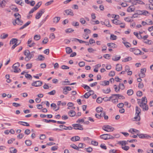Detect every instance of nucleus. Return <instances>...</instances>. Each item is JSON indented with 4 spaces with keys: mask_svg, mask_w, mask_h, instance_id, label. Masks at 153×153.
<instances>
[{
    "mask_svg": "<svg viewBox=\"0 0 153 153\" xmlns=\"http://www.w3.org/2000/svg\"><path fill=\"white\" fill-rule=\"evenodd\" d=\"M57 105H62V106H64L66 105V103L65 102L61 103V101H58L57 102Z\"/></svg>",
    "mask_w": 153,
    "mask_h": 153,
    "instance_id": "6e6d98bb",
    "label": "nucleus"
},
{
    "mask_svg": "<svg viewBox=\"0 0 153 153\" xmlns=\"http://www.w3.org/2000/svg\"><path fill=\"white\" fill-rule=\"evenodd\" d=\"M107 135L106 134H103L100 136V137L101 138L106 140H107Z\"/></svg>",
    "mask_w": 153,
    "mask_h": 153,
    "instance_id": "79ce46f5",
    "label": "nucleus"
},
{
    "mask_svg": "<svg viewBox=\"0 0 153 153\" xmlns=\"http://www.w3.org/2000/svg\"><path fill=\"white\" fill-rule=\"evenodd\" d=\"M37 60L39 61H43L45 59V57L42 55H39L38 56Z\"/></svg>",
    "mask_w": 153,
    "mask_h": 153,
    "instance_id": "c756f323",
    "label": "nucleus"
},
{
    "mask_svg": "<svg viewBox=\"0 0 153 153\" xmlns=\"http://www.w3.org/2000/svg\"><path fill=\"white\" fill-rule=\"evenodd\" d=\"M102 99L101 97L98 98L96 100L97 102L98 103H101L102 102Z\"/></svg>",
    "mask_w": 153,
    "mask_h": 153,
    "instance_id": "e2e57ef3",
    "label": "nucleus"
},
{
    "mask_svg": "<svg viewBox=\"0 0 153 153\" xmlns=\"http://www.w3.org/2000/svg\"><path fill=\"white\" fill-rule=\"evenodd\" d=\"M60 18L59 17H55L53 18V22L54 23L57 24L59 21Z\"/></svg>",
    "mask_w": 153,
    "mask_h": 153,
    "instance_id": "2eb2a0df",
    "label": "nucleus"
},
{
    "mask_svg": "<svg viewBox=\"0 0 153 153\" xmlns=\"http://www.w3.org/2000/svg\"><path fill=\"white\" fill-rule=\"evenodd\" d=\"M42 3V2H39L36 5L33 7L36 9V10L40 6Z\"/></svg>",
    "mask_w": 153,
    "mask_h": 153,
    "instance_id": "5fc2aeb1",
    "label": "nucleus"
},
{
    "mask_svg": "<svg viewBox=\"0 0 153 153\" xmlns=\"http://www.w3.org/2000/svg\"><path fill=\"white\" fill-rule=\"evenodd\" d=\"M48 39L47 37H45L43 40L42 41V42L44 44H46L48 42Z\"/></svg>",
    "mask_w": 153,
    "mask_h": 153,
    "instance_id": "052dcab7",
    "label": "nucleus"
},
{
    "mask_svg": "<svg viewBox=\"0 0 153 153\" xmlns=\"http://www.w3.org/2000/svg\"><path fill=\"white\" fill-rule=\"evenodd\" d=\"M76 112H75L73 110H71L69 112H68V114L71 117H74L76 115Z\"/></svg>",
    "mask_w": 153,
    "mask_h": 153,
    "instance_id": "4be33fe9",
    "label": "nucleus"
},
{
    "mask_svg": "<svg viewBox=\"0 0 153 153\" xmlns=\"http://www.w3.org/2000/svg\"><path fill=\"white\" fill-rule=\"evenodd\" d=\"M14 1L16 3L21 6H22L24 4L22 0H14Z\"/></svg>",
    "mask_w": 153,
    "mask_h": 153,
    "instance_id": "c85d7f7f",
    "label": "nucleus"
},
{
    "mask_svg": "<svg viewBox=\"0 0 153 153\" xmlns=\"http://www.w3.org/2000/svg\"><path fill=\"white\" fill-rule=\"evenodd\" d=\"M141 109L137 106L136 107V114H139L141 112Z\"/></svg>",
    "mask_w": 153,
    "mask_h": 153,
    "instance_id": "a18cd8bd",
    "label": "nucleus"
},
{
    "mask_svg": "<svg viewBox=\"0 0 153 153\" xmlns=\"http://www.w3.org/2000/svg\"><path fill=\"white\" fill-rule=\"evenodd\" d=\"M74 104L72 102H69L67 104V105L68 106V109H71V107H73L74 106Z\"/></svg>",
    "mask_w": 153,
    "mask_h": 153,
    "instance_id": "a19ab883",
    "label": "nucleus"
},
{
    "mask_svg": "<svg viewBox=\"0 0 153 153\" xmlns=\"http://www.w3.org/2000/svg\"><path fill=\"white\" fill-rule=\"evenodd\" d=\"M144 42L146 44L149 45H151L152 44V42L150 40H147L146 41Z\"/></svg>",
    "mask_w": 153,
    "mask_h": 153,
    "instance_id": "338daca9",
    "label": "nucleus"
},
{
    "mask_svg": "<svg viewBox=\"0 0 153 153\" xmlns=\"http://www.w3.org/2000/svg\"><path fill=\"white\" fill-rule=\"evenodd\" d=\"M103 83L102 84V85H107L109 84V82L108 81L104 80L103 82Z\"/></svg>",
    "mask_w": 153,
    "mask_h": 153,
    "instance_id": "13d9d810",
    "label": "nucleus"
},
{
    "mask_svg": "<svg viewBox=\"0 0 153 153\" xmlns=\"http://www.w3.org/2000/svg\"><path fill=\"white\" fill-rule=\"evenodd\" d=\"M25 143L27 146H29L31 145L32 143L30 140H27L25 141Z\"/></svg>",
    "mask_w": 153,
    "mask_h": 153,
    "instance_id": "3c124183",
    "label": "nucleus"
},
{
    "mask_svg": "<svg viewBox=\"0 0 153 153\" xmlns=\"http://www.w3.org/2000/svg\"><path fill=\"white\" fill-rule=\"evenodd\" d=\"M7 0H2L0 2V6L2 8L4 7L6 5Z\"/></svg>",
    "mask_w": 153,
    "mask_h": 153,
    "instance_id": "f3484780",
    "label": "nucleus"
},
{
    "mask_svg": "<svg viewBox=\"0 0 153 153\" xmlns=\"http://www.w3.org/2000/svg\"><path fill=\"white\" fill-rule=\"evenodd\" d=\"M134 8H133V7L132 6H130L127 8V11L128 12H130L134 11Z\"/></svg>",
    "mask_w": 153,
    "mask_h": 153,
    "instance_id": "2f4dec72",
    "label": "nucleus"
},
{
    "mask_svg": "<svg viewBox=\"0 0 153 153\" xmlns=\"http://www.w3.org/2000/svg\"><path fill=\"white\" fill-rule=\"evenodd\" d=\"M117 38V37L115 35L113 34H111L110 36V39L112 40H116Z\"/></svg>",
    "mask_w": 153,
    "mask_h": 153,
    "instance_id": "f704fd0d",
    "label": "nucleus"
},
{
    "mask_svg": "<svg viewBox=\"0 0 153 153\" xmlns=\"http://www.w3.org/2000/svg\"><path fill=\"white\" fill-rule=\"evenodd\" d=\"M43 121L47 123H48L50 122H52L53 123H56V120H48L46 119H43Z\"/></svg>",
    "mask_w": 153,
    "mask_h": 153,
    "instance_id": "cd10ccee",
    "label": "nucleus"
},
{
    "mask_svg": "<svg viewBox=\"0 0 153 153\" xmlns=\"http://www.w3.org/2000/svg\"><path fill=\"white\" fill-rule=\"evenodd\" d=\"M103 92L105 94H108L111 91L110 88H108L106 90L103 89L102 90Z\"/></svg>",
    "mask_w": 153,
    "mask_h": 153,
    "instance_id": "473e14b6",
    "label": "nucleus"
},
{
    "mask_svg": "<svg viewBox=\"0 0 153 153\" xmlns=\"http://www.w3.org/2000/svg\"><path fill=\"white\" fill-rule=\"evenodd\" d=\"M139 114L135 113V116L134 118V119L135 120L139 121L140 120V118Z\"/></svg>",
    "mask_w": 153,
    "mask_h": 153,
    "instance_id": "a878e982",
    "label": "nucleus"
},
{
    "mask_svg": "<svg viewBox=\"0 0 153 153\" xmlns=\"http://www.w3.org/2000/svg\"><path fill=\"white\" fill-rule=\"evenodd\" d=\"M102 129L104 131L107 132L113 131L114 129V128L109 125H104L102 127Z\"/></svg>",
    "mask_w": 153,
    "mask_h": 153,
    "instance_id": "f257e3e1",
    "label": "nucleus"
},
{
    "mask_svg": "<svg viewBox=\"0 0 153 153\" xmlns=\"http://www.w3.org/2000/svg\"><path fill=\"white\" fill-rule=\"evenodd\" d=\"M8 36V34L3 33L1 35L0 38L2 39H4Z\"/></svg>",
    "mask_w": 153,
    "mask_h": 153,
    "instance_id": "7c9ffc66",
    "label": "nucleus"
},
{
    "mask_svg": "<svg viewBox=\"0 0 153 153\" xmlns=\"http://www.w3.org/2000/svg\"><path fill=\"white\" fill-rule=\"evenodd\" d=\"M70 146L71 147L74 149L79 150V148L78 147L74 144H72Z\"/></svg>",
    "mask_w": 153,
    "mask_h": 153,
    "instance_id": "ea45409f",
    "label": "nucleus"
},
{
    "mask_svg": "<svg viewBox=\"0 0 153 153\" xmlns=\"http://www.w3.org/2000/svg\"><path fill=\"white\" fill-rule=\"evenodd\" d=\"M134 54L136 55H141V54H143V53H142L141 51L138 49H137L135 50V51H134Z\"/></svg>",
    "mask_w": 153,
    "mask_h": 153,
    "instance_id": "6ab92c4d",
    "label": "nucleus"
},
{
    "mask_svg": "<svg viewBox=\"0 0 153 153\" xmlns=\"http://www.w3.org/2000/svg\"><path fill=\"white\" fill-rule=\"evenodd\" d=\"M18 40L16 39H12L10 41V45H13L14 44L17 43Z\"/></svg>",
    "mask_w": 153,
    "mask_h": 153,
    "instance_id": "aec40b11",
    "label": "nucleus"
},
{
    "mask_svg": "<svg viewBox=\"0 0 153 153\" xmlns=\"http://www.w3.org/2000/svg\"><path fill=\"white\" fill-rule=\"evenodd\" d=\"M42 84V82L40 81H35L32 83V85L36 87L41 86Z\"/></svg>",
    "mask_w": 153,
    "mask_h": 153,
    "instance_id": "6e6552de",
    "label": "nucleus"
},
{
    "mask_svg": "<svg viewBox=\"0 0 153 153\" xmlns=\"http://www.w3.org/2000/svg\"><path fill=\"white\" fill-rule=\"evenodd\" d=\"M10 152L11 153H16L17 152V150L13 147L10 148Z\"/></svg>",
    "mask_w": 153,
    "mask_h": 153,
    "instance_id": "4c0bfd02",
    "label": "nucleus"
},
{
    "mask_svg": "<svg viewBox=\"0 0 153 153\" xmlns=\"http://www.w3.org/2000/svg\"><path fill=\"white\" fill-rule=\"evenodd\" d=\"M124 20L125 21L128 22H132L133 21V20H131L130 19L129 17H128L126 18H125L124 19Z\"/></svg>",
    "mask_w": 153,
    "mask_h": 153,
    "instance_id": "603ef678",
    "label": "nucleus"
},
{
    "mask_svg": "<svg viewBox=\"0 0 153 153\" xmlns=\"http://www.w3.org/2000/svg\"><path fill=\"white\" fill-rule=\"evenodd\" d=\"M137 135L140 138H149L151 137L149 135L146 134H137Z\"/></svg>",
    "mask_w": 153,
    "mask_h": 153,
    "instance_id": "1a4fd4ad",
    "label": "nucleus"
},
{
    "mask_svg": "<svg viewBox=\"0 0 153 153\" xmlns=\"http://www.w3.org/2000/svg\"><path fill=\"white\" fill-rule=\"evenodd\" d=\"M20 65V64L17 62L14 64L12 66V68L14 69L13 72L15 73H19L21 71V70L18 68Z\"/></svg>",
    "mask_w": 153,
    "mask_h": 153,
    "instance_id": "f03ea898",
    "label": "nucleus"
},
{
    "mask_svg": "<svg viewBox=\"0 0 153 153\" xmlns=\"http://www.w3.org/2000/svg\"><path fill=\"white\" fill-rule=\"evenodd\" d=\"M34 39L36 40H38L40 39V36L39 35H36L34 36Z\"/></svg>",
    "mask_w": 153,
    "mask_h": 153,
    "instance_id": "864d4df0",
    "label": "nucleus"
},
{
    "mask_svg": "<svg viewBox=\"0 0 153 153\" xmlns=\"http://www.w3.org/2000/svg\"><path fill=\"white\" fill-rule=\"evenodd\" d=\"M134 93L133 90L130 89L128 90L127 91V94L129 96L132 95Z\"/></svg>",
    "mask_w": 153,
    "mask_h": 153,
    "instance_id": "72a5a7b5",
    "label": "nucleus"
},
{
    "mask_svg": "<svg viewBox=\"0 0 153 153\" xmlns=\"http://www.w3.org/2000/svg\"><path fill=\"white\" fill-rule=\"evenodd\" d=\"M119 88L120 90V89L122 90L124 89L125 88L124 85L122 83H120L119 84Z\"/></svg>",
    "mask_w": 153,
    "mask_h": 153,
    "instance_id": "8fccbe9b",
    "label": "nucleus"
},
{
    "mask_svg": "<svg viewBox=\"0 0 153 153\" xmlns=\"http://www.w3.org/2000/svg\"><path fill=\"white\" fill-rule=\"evenodd\" d=\"M79 22L82 25L85 24L86 22L85 20L83 18H81L80 19Z\"/></svg>",
    "mask_w": 153,
    "mask_h": 153,
    "instance_id": "de8ad7c7",
    "label": "nucleus"
},
{
    "mask_svg": "<svg viewBox=\"0 0 153 153\" xmlns=\"http://www.w3.org/2000/svg\"><path fill=\"white\" fill-rule=\"evenodd\" d=\"M122 67L121 65L119 64H117L116 65V70L119 71L122 70Z\"/></svg>",
    "mask_w": 153,
    "mask_h": 153,
    "instance_id": "a211bd4d",
    "label": "nucleus"
},
{
    "mask_svg": "<svg viewBox=\"0 0 153 153\" xmlns=\"http://www.w3.org/2000/svg\"><path fill=\"white\" fill-rule=\"evenodd\" d=\"M72 126L74 127V129L76 130H83V128L82 126L78 124H75L72 125Z\"/></svg>",
    "mask_w": 153,
    "mask_h": 153,
    "instance_id": "423d86ee",
    "label": "nucleus"
},
{
    "mask_svg": "<svg viewBox=\"0 0 153 153\" xmlns=\"http://www.w3.org/2000/svg\"><path fill=\"white\" fill-rule=\"evenodd\" d=\"M122 148L125 151H127L129 149V147L127 146H122Z\"/></svg>",
    "mask_w": 153,
    "mask_h": 153,
    "instance_id": "09e8293b",
    "label": "nucleus"
},
{
    "mask_svg": "<svg viewBox=\"0 0 153 153\" xmlns=\"http://www.w3.org/2000/svg\"><path fill=\"white\" fill-rule=\"evenodd\" d=\"M64 12L67 15L73 16L74 13L72 10L71 9L66 10L64 11Z\"/></svg>",
    "mask_w": 153,
    "mask_h": 153,
    "instance_id": "9b49d317",
    "label": "nucleus"
},
{
    "mask_svg": "<svg viewBox=\"0 0 153 153\" xmlns=\"http://www.w3.org/2000/svg\"><path fill=\"white\" fill-rule=\"evenodd\" d=\"M126 48H128L130 47L131 46V45L129 42H122Z\"/></svg>",
    "mask_w": 153,
    "mask_h": 153,
    "instance_id": "bb28decb",
    "label": "nucleus"
},
{
    "mask_svg": "<svg viewBox=\"0 0 153 153\" xmlns=\"http://www.w3.org/2000/svg\"><path fill=\"white\" fill-rule=\"evenodd\" d=\"M138 102L140 106L143 109V111H147L148 110V106L147 105V101L144 103H139V102Z\"/></svg>",
    "mask_w": 153,
    "mask_h": 153,
    "instance_id": "7ed1b4c3",
    "label": "nucleus"
},
{
    "mask_svg": "<svg viewBox=\"0 0 153 153\" xmlns=\"http://www.w3.org/2000/svg\"><path fill=\"white\" fill-rule=\"evenodd\" d=\"M66 53L68 54H70V53L72 52V50L69 47H67L66 48Z\"/></svg>",
    "mask_w": 153,
    "mask_h": 153,
    "instance_id": "e433bc0d",
    "label": "nucleus"
},
{
    "mask_svg": "<svg viewBox=\"0 0 153 153\" xmlns=\"http://www.w3.org/2000/svg\"><path fill=\"white\" fill-rule=\"evenodd\" d=\"M79 65L80 67H83L85 65V63L84 62H81L79 63Z\"/></svg>",
    "mask_w": 153,
    "mask_h": 153,
    "instance_id": "0e129e2a",
    "label": "nucleus"
},
{
    "mask_svg": "<svg viewBox=\"0 0 153 153\" xmlns=\"http://www.w3.org/2000/svg\"><path fill=\"white\" fill-rule=\"evenodd\" d=\"M18 123L20 124L26 126H30L29 124L26 122L19 121L18 122Z\"/></svg>",
    "mask_w": 153,
    "mask_h": 153,
    "instance_id": "393cba45",
    "label": "nucleus"
},
{
    "mask_svg": "<svg viewBox=\"0 0 153 153\" xmlns=\"http://www.w3.org/2000/svg\"><path fill=\"white\" fill-rule=\"evenodd\" d=\"M56 93V91L55 90H53L52 91L49 92L48 93V94H49L50 95H54V94H55Z\"/></svg>",
    "mask_w": 153,
    "mask_h": 153,
    "instance_id": "69168bd1",
    "label": "nucleus"
},
{
    "mask_svg": "<svg viewBox=\"0 0 153 153\" xmlns=\"http://www.w3.org/2000/svg\"><path fill=\"white\" fill-rule=\"evenodd\" d=\"M71 24L73 25L74 26H77L79 25V23L78 22H72Z\"/></svg>",
    "mask_w": 153,
    "mask_h": 153,
    "instance_id": "680f3d73",
    "label": "nucleus"
},
{
    "mask_svg": "<svg viewBox=\"0 0 153 153\" xmlns=\"http://www.w3.org/2000/svg\"><path fill=\"white\" fill-rule=\"evenodd\" d=\"M129 131L131 133L133 134V132H138L139 131V130L135 129L134 128H131L130 129Z\"/></svg>",
    "mask_w": 153,
    "mask_h": 153,
    "instance_id": "58836bf2",
    "label": "nucleus"
},
{
    "mask_svg": "<svg viewBox=\"0 0 153 153\" xmlns=\"http://www.w3.org/2000/svg\"><path fill=\"white\" fill-rule=\"evenodd\" d=\"M80 138L78 136H76L75 137H72L71 140V141L74 142L78 141L79 140Z\"/></svg>",
    "mask_w": 153,
    "mask_h": 153,
    "instance_id": "4468645a",
    "label": "nucleus"
},
{
    "mask_svg": "<svg viewBox=\"0 0 153 153\" xmlns=\"http://www.w3.org/2000/svg\"><path fill=\"white\" fill-rule=\"evenodd\" d=\"M112 22L115 25H120L121 24V22L116 19L112 20Z\"/></svg>",
    "mask_w": 153,
    "mask_h": 153,
    "instance_id": "5701e85b",
    "label": "nucleus"
},
{
    "mask_svg": "<svg viewBox=\"0 0 153 153\" xmlns=\"http://www.w3.org/2000/svg\"><path fill=\"white\" fill-rule=\"evenodd\" d=\"M62 85H70V82L68 79H65V81H62Z\"/></svg>",
    "mask_w": 153,
    "mask_h": 153,
    "instance_id": "b1692460",
    "label": "nucleus"
},
{
    "mask_svg": "<svg viewBox=\"0 0 153 153\" xmlns=\"http://www.w3.org/2000/svg\"><path fill=\"white\" fill-rule=\"evenodd\" d=\"M121 58L120 56H119L118 57H117L116 56H115L112 58V60L115 61H117L120 59Z\"/></svg>",
    "mask_w": 153,
    "mask_h": 153,
    "instance_id": "37998d69",
    "label": "nucleus"
},
{
    "mask_svg": "<svg viewBox=\"0 0 153 153\" xmlns=\"http://www.w3.org/2000/svg\"><path fill=\"white\" fill-rule=\"evenodd\" d=\"M35 52L33 51L30 53L29 52V54L27 55L25 58V60L27 61H29L34 56L33 53Z\"/></svg>",
    "mask_w": 153,
    "mask_h": 153,
    "instance_id": "39448f33",
    "label": "nucleus"
},
{
    "mask_svg": "<svg viewBox=\"0 0 153 153\" xmlns=\"http://www.w3.org/2000/svg\"><path fill=\"white\" fill-rule=\"evenodd\" d=\"M112 96H116L117 97L120 99H124L125 97L122 95L120 94H112Z\"/></svg>",
    "mask_w": 153,
    "mask_h": 153,
    "instance_id": "412c9836",
    "label": "nucleus"
},
{
    "mask_svg": "<svg viewBox=\"0 0 153 153\" xmlns=\"http://www.w3.org/2000/svg\"><path fill=\"white\" fill-rule=\"evenodd\" d=\"M107 45L109 47L113 48H116L117 46L116 44L112 43H108Z\"/></svg>",
    "mask_w": 153,
    "mask_h": 153,
    "instance_id": "f8f14e48",
    "label": "nucleus"
},
{
    "mask_svg": "<svg viewBox=\"0 0 153 153\" xmlns=\"http://www.w3.org/2000/svg\"><path fill=\"white\" fill-rule=\"evenodd\" d=\"M90 96H91V94H90L89 93L87 92L85 93V94L82 96V97L87 99Z\"/></svg>",
    "mask_w": 153,
    "mask_h": 153,
    "instance_id": "c03bdc74",
    "label": "nucleus"
},
{
    "mask_svg": "<svg viewBox=\"0 0 153 153\" xmlns=\"http://www.w3.org/2000/svg\"><path fill=\"white\" fill-rule=\"evenodd\" d=\"M128 140L127 141L123 140L119 142L118 144L121 145L122 146H123L128 144Z\"/></svg>",
    "mask_w": 153,
    "mask_h": 153,
    "instance_id": "ddd939ff",
    "label": "nucleus"
},
{
    "mask_svg": "<svg viewBox=\"0 0 153 153\" xmlns=\"http://www.w3.org/2000/svg\"><path fill=\"white\" fill-rule=\"evenodd\" d=\"M12 23L14 26H15L16 25H22L23 23V21L21 19L16 21H13Z\"/></svg>",
    "mask_w": 153,
    "mask_h": 153,
    "instance_id": "9d476101",
    "label": "nucleus"
},
{
    "mask_svg": "<svg viewBox=\"0 0 153 153\" xmlns=\"http://www.w3.org/2000/svg\"><path fill=\"white\" fill-rule=\"evenodd\" d=\"M45 12V10L42 9L38 11L36 14L35 18L36 19H39L42 14Z\"/></svg>",
    "mask_w": 153,
    "mask_h": 153,
    "instance_id": "20e7f679",
    "label": "nucleus"
},
{
    "mask_svg": "<svg viewBox=\"0 0 153 153\" xmlns=\"http://www.w3.org/2000/svg\"><path fill=\"white\" fill-rule=\"evenodd\" d=\"M115 75V72L114 71H111L109 73V76H113Z\"/></svg>",
    "mask_w": 153,
    "mask_h": 153,
    "instance_id": "bf43d9fd",
    "label": "nucleus"
},
{
    "mask_svg": "<svg viewBox=\"0 0 153 153\" xmlns=\"http://www.w3.org/2000/svg\"><path fill=\"white\" fill-rule=\"evenodd\" d=\"M25 77L27 79H32V77L31 76L30 74H26L25 75Z\"/></svg>",
    "mask_w": 153,
    "mask_h": 153,
    "instance_id": "774afa93",
    "label": "nucleus"
},
{
    "mask_svg": "<svg viewBox=\"0 0 153 153\" xmlns=\"http://www.w3.org/2000/svg\"><path fill=\"white\" fill-rule=\"evenodd\" d=\"M131 59L132 58L131 57L129 56L124 59L123 61L124 62H126L128 61H130L131 60Z\"/></svg>",
    "mask_w": 153,
    "mask_h": 153,
    "instance_id": "4d7b16f0",
    "label": "nucleus"
},
{
    "mask_svg": "<svg viewBox=\"0 0 153 153\" xmlns=\"http://www.w3.org/2000/svg\"><path fill=\"white\" fill-rule=\"evenodd\" d=\"M105 25L108 27H111V25L110 24L108 20H105Z\"/></svg>",
    "mask_w": 153,
    "mask_h": 153,
    "instance_id": "c9c22d12",
    "label": "nucleus"
},
{
    "mask_svg": "<svg viewBox=\"0 0 153 153\" xmlns=\"http://www.w3.org/2000/svg\"><path fill=\"white\" fill-rule=\"evenodd\" d=\"M146 69L145 68H143L140 70V73L139 76L140 77L143 78L145 76V73L146 72Z\"/></svg>",
    "mask_w": 153,
    "mask_h": 153,
    "instance_id": "0eeeda50",
    "label": "nucleus"
},
{
    "mask_svg": "<svg viewBox=\"0 0 153 153\" xmlns=\"http://www.w3.org/2000/svg\"><path fill=\"white\" fill-rule=\"evenodd\" d=\"M31 23V22L30 21H28L26 23H25L23 26L21 27L20 28L19 30H21L23 29L24 28H25L27 26L29 25Z\"/></svg>",
    "mask_w": 153,
    "mask_h": 153,
    "instance_id": "dca6fc26",
    "label": "nucleus"
},
{
    "mask_svg": "<svg viewBox=\"0 0 153 153\" xmlns=\"http://www.w3.org/2000/svg\"><path fill=\"white\" fill-rule=\"evenodd\" d=\"M103 110V108L101 107H97L96 109V111L98 113L102 112Z\"/></svg>",
    "mask_w": 153,
    "mask_h": 153,
    "instance_id": "49530a36",
    "label": "nucleus"
}]
</instances>
